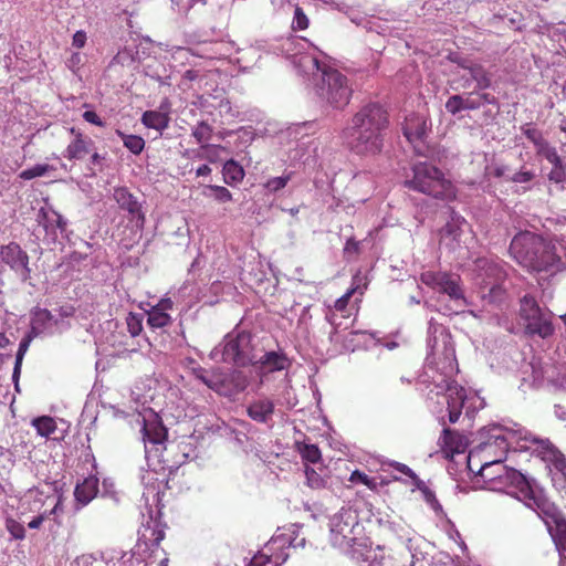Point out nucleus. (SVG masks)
Segmentation results:
<instances>
[{"mask_svg": "<svg viewBox=\"0 0 566 566\" xmlns=\"http://www.w3.org/2000/svg\"><path fill=\"white\" fill-rule=\"evenodd\" d=\"M522 132L526 138L533 143L536 153L548 144V142L543 137V134L538 129L531 127L530 124L523 126Z\"/></svg>", "mask_w": 566, "mask_h": 566, "instance_id": "obj_42", "label": "nucleus"}, {"mask_svg": "<svg viewBox=\"0 0 566 566\" xmlns=\"http://www.w3.org/2000/svg\"><path fill=\"white\" fill-rule=\"evenodd\" d=\"M218 150V147L214 145H202L201 153L199 154L200 158H207L212 160V155H214Z\"/></svg>", "mask_w": 566, "mask_h": 566, "instance_id": "obj_62", "label": "nucleus"}, {"mask_svg": "<svg viewBox=\"0 0 566 566\" xmlns=\"http://www.w3.org/2000/svg\"><path fill=\"white\" fill-rule=\"evenodd\" d=\"M287 539L283 536L271 538L264 547L250 559V566H281L287 554L283 551Z\"/></svg>", "mask_w": 566, "mask_h": 566, "instance_id": "obj_15", "label": "nucleus"}, {"mask_svg": "<svg viewBox=\"0 0 566 566\" xmlns=\"http://www.w3.org/2000/svg\"><path fill=\"white\" fill-rule=\"evenodd\" d=\"M290 179H291V174H287V175L281 176V177H274L272 179H269L264 184V188L266 190H269L270 192H276V191L283 189L287 185Z\"/></svg>", "mask_w": 566, "mask_h": 566, "instance_id": "obj_50", "label": "nucleus"}, {"mask_svg": "<svg viewBox=\"0 0 566 566\" xmlns=\"http://www.w3.org/2000/svg\"><path fill=\"white\" fill-rule=\"evenodd\" d=\"M388 125L387 111L378 103H368L354 114L346 128L384 135Z\"/></svg>", "mask_w": 566, "mask_h": 566, "instance_id": "obj_12", "label": "nucleus"}, {"mask_svg": "<svg viewBox=\"0 0 566 566\" xmlns=\"http://www.w3.org/2000/svg\"><path fill=\"white\" fill-rule=\"evenodd\" d=\"M213 133V128L207 122H199L191 132V135L197 140L198 144L209 145L208 142L211 139Z\"/></svg>", "mask_w": 566, "mask_h": 566, "instance_id": "obj_39", "label": "nucleus"}, {"mask_svg": "<svg viewBox=\"0 0 566 566\" xmlns=\"http://www.w3.org/2000/svg\"><path fill=\"white\" fill-rule=\"evenodd\" d=\"M38 222L44 228L46 234L54 238L57 230L63 232L67 226L66 219L51 207H44L39 210Z\"/></svg>", "mask_w": 566, "mask_h": 566, "instance_id": "obj_25", "label": "nucleus"}, {"mask_svg": "<svg viewBox=\"0 0 566 566\" xmlns=\"http://www.w3.org/2000/svg\"><path fill=\"white\" fill-rule=\"evenodd\" d=\"M172 301L170 298L161 300L155 307L164 313H167L168 310L172 308Z\"/></svg>", "mask_w": 566, "mask_h": 566, "instance_id": "obj_64", "label": "nucleus"}, {"mask_svg": "<svg viewBox=\"0 0 566 566\" xmlns=\"http://www.w3.org/2000/svg\"><path fill=\"white\" fill-rule=\"evenodd\" d=\"M511 489L520 491L524 497H531L532 489L525 476L517 470L505 465V473H501V476L492 484L491 491L510 493Z\"/></svg>", "mask_w": 566, "mask_h": 566, "instance_id": "obj_19", "label": "nucleus"}, {"mask_svg": "<svg viewBox=\"0 0 566 566\" xmlns=\"http://www.w3.org/2000/svg\"><path fill=\"white\" fill-rule=\"evenodd\" d=\"M228 432V439L233 444L234 449H242L244 450V441L247 439V434L243 431H240L233 427H224Z\"/></svg>", "mask_w": 566, "mask_h": 566, "instance_id": "obj_48", "label": "nucleus"}, {"mask_svg": "<svg viewBox=\"0 0 566 566\" xmlns=\"http://www.w3.org/2000/svg\"><path fill=\"white\" fill-rule=\"evenodd\" d=\"M489 169L490 176L497 179H504L507 181V178L512 176L510 175V168L505 165H493Z\"/></svg>", "mask_w": 566, "mask_h": 566, "instance_id": "obj_56", "label": "nucleus"}, {"mask_svg": "<svg viewBox=\"0 0 566 566\" xmlns=\"http://www.w3.org/2000/svg\"><path fill=\"white\" fill-rule=\"evenodd\" d=\"M294 64L304 74L313 77L315 92L322 101L336 109H343L349 104L353 90L342 72L308 53L295 56Z\"/></svg>", "mask_w": 566, "mask_h": 566, "instance_id": "obj_4", "label": "nucleus"}, {"mask_svg": "<svg viewBox=\"0 0 566 566\" xmlns=\"http://www.w3.org/2000/svg\"><path fill=\"white\" fill-rule=\"evenodd\" d=\"M148 470L142 474L140 481L144 485L140 502L148 510L149 517L146 523H143L138 531V539L136 543V552L147 558H150L159 548L161 541L165 537L164 530L160 523L153 516V506H157L160 501V490L163 483L164 472L172 470L166 463H157L153 458H148L145 453Z\"/></svg>", "mask_w": 566, "mask_h": 566, "instance_id": "obj_2", "label": "nucleus"}, {"mask_svg": "<svg viewBox=\"0 0 566 566\" xmlns=\"http://www.w3.org/2000/svg\"><path fill=\"white\" fill-rule=\"evenodd\" d=\"M355 292L356 287L349 289L344 295L337 298L334 304L335 311L339 312L344 318H348L352 315L350 311L348 310V304Z\"/></svg>", "mask_w": 566, "mask_h": 566, "instance_id": "obj_45", "label": "nucleus"}, {"mask_svg": "<svg viewBox=\"0 0 566 566\" xmlns=\"http://www.w3.org/2000/svg\"><path fill=\"white\" fill-rule=\"evenodd\" d=\"M193 374L196 378L202 381L208 388L223 394V387L226 382V377L222 373L218 370H207L205 368L193 369Z\"/></svg>", "mask_w": 566, "mask_h": 566, "instance_id": "obj_29", "label": "nucleus"}, {"mask_svg": "<svg viewBox=\"0 0 566 566\" xmlns=\"http://www.w3.org/2000/svg\"><path fill=\"white\" fill-rule=\"evenodd\" d=\"M286 361V356L277 352H268L260 357H256V355L250 356V365H252L261 376L285 369Z\"/></svg>", "mask_w": 566, "mask_h": 566, "instance_id": "obj_20", "label": "nucleus"}, {"mask_svg": "<svg viewBox=\"0 0 566 566\" xmlns=\"http://www.w3.org/2000/svg\"><path fill=\"white\" fill-rule=\"evenodd\" d=\"M420 281L428 287L447 294L452 301H462L464 304V291L461 286V277L454 273L440 271H426L420 274Z\"/></svg>", "mask_w": 566, "mask_h": 566, "instance_id": "obj_13", "label": "nucleus"}, {"mask_svg": "<svg viewBox=\"0 0 566 566\" xmlns=\"http://www.w3.org/2000/svg\"><path fill=\"white\" fill-rule=\"evenodd\" d=\"M169 102L165 99L161 102L159 109L144 112L142 115V123L147 128H153L161 134L169 125Z\"/></svg>", "mask_w": 566, "mask_h": 566, "instance_id": "obj_24", "label": "nucleus"}, {"mask_svg": "<svg viewBox=\"0 0 566 566\" xmlns=\"http://www.w3.org/2000/svg\"><path fill=\"white\" fill-rule=\"evenodd\" d=\"M349 481L354 483H361L373 491L377 489V482L375 481V479L369 478L366 473L359 470H355L352 472Z\"/></svg>", "mask_w": 566, "mask_h": 566, "instance_id": "obj_49", "label": "nucleus"}, {"mask_svg": "<svg viewBox=\"0 0 566 566\" xmlns=\"http://www.w3.org/2000/svg\"><path fill=\"white\" fill-rule=\"evenodd\" d=\"M496 99L490 93H469L463 97L464 109L473 111L480 108L484 104H495Z\"/></svg>", "mask_w": 566, "mask_h": 566, "instance_id": "obj_34", "label": "nucleus"}, {"mask_svg": "<svg viewBox=\"0 0 566 566\" xmlns=\"http://www.w3.org/2000/svg\"><path fill=\"white\" fill-rule=\"evenodd\" d=\"M446 109L448 113H450L452 115H455V114L460 113L461 111H465L464 104H463V96H461V95L450 96L448 98V101L446 102Z\"/></svg>", "mask_w": 566, "mask_h": 566, "instance_id": "obj_51", "label": "nucleus"}, {"mask_svg": "<svg viewBox=\"0 0 566 566\" xmlns=\"http://www.w3.org/2000/svg\"><path fill=\"white\" fill-rule=\"evenodd\" d=\"M460 65L462 69L470 72L471 77L476 82L479 88L485 90L491 86L490 74L482 65L474 63H461Z\"/></svg>", "mask_w": 566, "mask_h": 566, "instance_id": "obj_32", "label": "nucleus"}, {"mask_svg": "<svg viewBox=\"0 0 566 566\" xmlns=\"http://www.w3.org/2000/svg\"><path fill=\"white\" fill-rule=\"evenodd\" d=\"M51 170H54L53 166L48 164H38L29 169L21 171L19 177L23 180H31L36 177H42Z\"/></svg>", "mask_w": 566, "mask_h": 566, "instance_id": "obj_43", "label": "nucleus"}, {"mask_svg": "<svg viewBox=\"0 0 566 566\" xmlns=\"http://www.w3.org/2000/svg\"><path fill=\"white\" fill-rule=\"evenodd\" d=\"M182 427L180 432H170L168 427H140L145 453L172 469L196 459L202 432Z\"/></svg>", "mask_w": 566, "mask_h": 566, "instance_id": "obj_1", "label": "nucleus"}, {"mask_svg": "<svg viewBox=\"0 0 566 566\" xmlns=\"http://www.w3.org/2000/svg\"><path fill=\"white\" fill-rule=\"evenodd\" d=\"M298 452L305 464L312 463L317 464L321 462V450L315 444L302 443L298 444Z\"/></svg>", "mask_w": 566, "mask_h": 566, "instance_id": "obj_38", "label": "nucleus"}, {"mask_svg": "<svg viewBox=\"0 0 566 566\" xmlns=\"http://www.w3.org/2000/svg\"><path fill=\"white\" fill-rule=\"evenodd\" d=\"M476 274L475 282L480 289L483 300L489 303H500L505 297V289L503 283L506 279V273L500 263L489 259H478L475 262Z\"/></svg>", "mask_w": 566, "mask_h": 566, "instance_id": "obj_7", "label": "nucleus"}, {"mask_svg": "<svg viewBox=\"0 0 566 566\" xmlns=\"http://www.w3.org/2000/svg\"><path fill=\"white\" fill-rule=\"evenodd\" d=\"M447 403L451 423L459 421L462 412H464L462 421L472 422L479 410L484 407L483 400L476 394H468L463 387L458 385L448 387Z\"/></svg>", "mask_w": 566, "mask_h": 566, "instance_id": "obj_9", "label": "nucleus"}, {"mask_svg": "<svg viewBox=\"0 0 566 566\" xmlns=\"http://www.w3.org/2000/svg\"><path fill=\"white\" fill-rule=\"evenodd\" d=\"M35 337L32 336L31 333H28L20 342L19 344V348H18V352H17V355H15V363H14V368H13V374H12V379L14 381H17L19 379V376H20V373H21V366H22V360H23V357L25 355V353L28 352L29 347H30V344L31 342L34 339Z\"/></svg>", "mask_w": 566, "mask_h": 566, "instance_id": "obj_36", "label": "nucleus"}, {"mask_svg": "<svg viewBox=\"0 0 566 566\" xmlns=\"http://www.w3.org/2000/svg\"><path fill=\"white\" fill-rule=\"evenodd\" d=\"M62 499L54 490L48 486V490L31 489L21 499V514H54V520L62 512Z\"/></svg>", "mask_w": 566, "mask_h": 566, "instance_id": "obj_11", "label": "nucleus"}, {"mask_svg": "<svg viewBox=\"0 0 566 566\" xmlns=\"http://www.w3.org/2000/svg\"><path fill=\"white\" fill-rule=\"evenodd\" d=\"M431 128L429 118L421 114L412 113L405 119L402 132L410 143L422 142Z\"/></svg>", "mask_w": 566, "mask_h": 566, "instance_id": "obj_21", "label": "nucleus"}, {"mask_svg": "<svg viewBox=\"0 0 566 566\" xmlns=\"http://www.w3.org/2000/svg\"><path fill=\"white\" fill-rule=\"evenodd\" d=\"M55 324L56 319L53 317L50 311L45 308H39L32 315L31 328L29 333H31L34 337H38L42 334L52 333V328Z\"/></svg>", "mask_w": 566, "mask_h": 566, "instance_id": "obj_27", "label": "nucleus"}, {"mask_svg": "<svg viewBox=\"0 0 566 566\" xmlns=\"http://www.w3.org/2000/svg\"><path fill=\"white\" fill-rule=\"evenodd\" d=\"M545 524L558 549L566 553V520L560 515H552Z\"/></svg>", "mask_w": 566, "mask_h": 566, "instance_id": "obj_28", "label": "nucleus"}, {"mask_svg": "<svg viewBox=\"0 0 566 566\" xmlns=\"http://www.w3.org/2000/svg\"><path fill=\"white\" fill-rule=\"evenodd\" d=\"M125 556L124 554L120 558H116V560L113 556L109 558L104 555L101 557L83 556L77 563L82 566H127L126 562L122 560Z\"/></svg>", "mask_w": 566, "mask_h": 566, "instance_id": "obj_35", "label": "nucleus"}, {"mask_svg": "<svg viewBox=\"0 0 566 566\" xmlns=\"http://www.w3.org/2000/svg\"><path fill=\"white\" fill-rule=\"evenodd\" d=\"M501 473H505V464L500 460L486 462L478 471V475L482 479L484 488L488 490H492V484L501 476Z\"/></svg>", "mask_w": 566, "mask_h": 566, "instance_id": "obj_30", "label": "nucleus"}, {"mask_svg": "<svg viewBox=\"0 0 566 566\" xmlns=\"http://www.w3.org/2000/svg\"><path fill=\"white\" fill-rule=\"evenodd\" d=\"M360 252V244L355 239L350 238L346 241L344 247V256L347 260L353 259L354 256H357Z\"/></svg>", "mask_w": 566, "mask_h": 566, "instance_id": "obj_55", "label": "nucleus"}, {"mask_svg": "<svg viewBox=\"0 0 566 566\" xmlns=\"http://www.w3.org/2000/svg\"><path fill=\"white\" fill-rule=\"evenodd\" d=\"M470 444L469 437L457 429L444 427L439 438L440 451L446 459L464 453Z\"/></svg>", "mask_w": 566, "mask_h": 566, "instance_id": "obj_18", "label": "nucleus"}, {"mask_svg": "<svg viewBox=\"0 0 566 566\" xmlns=\"http://www.w3.org/2000/svg\"><path fill=\"white\" fill-rule=\"evenodd\" d=\"M535 178V172L533 170H527L521 168L517 172L513 174L510 178H507V181L514 182V184H528Z\"/></svg>", "mask_w": 566, "mask_h": 566, "instance_id": "obj_52", "label": "nucleus"}, {"mask_svg": "<svg viewBox=\"0 0 566 566\" xmlns=\"http://www.w3.org/2000/svg\"><path fill=\"white\" fill-rule=\"evenodd\" d=\"M342 139L352 154L361 158H375L384 148V135L368 130L344 128Z\"/></svg>", "mask_w": 566, "mask_h": 566, "instance_id": "obj_10", "label": "nucleus"}, {"mask_svg": "<svg viewBox=\"0 0 566 566\" xmlns=\"http://www.w3.org/2000/svg\"><path fill=\"white\" fill-rule=\"evenodd\" d=\"M105 160H106V157L104 155H101L96 151H94V153L91 151L90 164L87 165V170L90 171L88 176L90 177L96 176L95 167H98L99 171H101Z\"/></svg>", "mask_w": 566, "mask_h": 566, "instance_id": "obj_53", "label": "nucleus"}, {"mask_svg": "<svg viewBox=\"0 0 566 566\" xmlns=\"http://www.w3.org/2000/svg\"><path fill=\"white\" fill-rule=\"evenodd\" d=\"M557 247L552 241L531 231L517 233L511 242L512 256L530 272L553 275L566 268Z\"/></svg>", "mask_w": 566, "mask_h": 566, "instance_id": "obj_3", "label": "nucleus"}, {"mask_svg": "<svg viewBox=\"0 0 566 566\" xmlns=\"http://www.w3.org/2000/svg\"><path fill=\"white\" fill-rule=\"evenodd\" d=\"M118 136L122 138L124 146L134 155H139L144 147L145 140L137 135H127L117 130Z\"/></svg>", "mask_w": 566, "mask_h": 566, "instance_id": "obj_40", "label": "nucleus"}, {"mask_svg": "<svg viewBox=\"0 0 566 566\" xmlns=\"http://www.w3.org/2000/svg\"><path fill=\"white\" fill-rule=\"evenodd\" d=\"M459 235V229L453 223H447V226L442 230V240H446L447 238H452L453 240H457Z\"/></svg>", "mask_w": 566, "mask_h": 566, "instance_id": "obj_60", "label": "nucleus"}, {"mask_svg": "<svg viewBox=\"0 0 566 566\" xmlns=\"http://www.w3.org/2000/svg\"><path fill=\"white\" fill-rule=\"evenodd\" d=\"M208 189L213 192L214 198L220 202H227L231 200L230 191L222 186H209Z\"/></svg>", "mask_w": 566, "mask_h": 566, "instance_id": "obj_57", "label": "nucleus"}, {"mask_svg": "<svg viewBox=\"0 0 566 566\" xmlns=\"http://www.w3.org/2000/svg\"><path fill=\"white\" fill-rule=\"evenodd\" d=\"M36 433L48 440L61 441L64 439L66 430L60 427H34Z\"/></svg>", "mask_w": 566, "mask_h": 566, "instance_id": "obj_44", "label": "nucleus"}, {"mask_svg": "<svg viewBox=\"0 0 566 566\" xmlns=\"http://www.w3.org/2000/svg\"><path fill=\"white\" fill-rule=\"evenodd\" d=\"M51 518L54 520V514H46V513L35 514V516L30 522H28V526L31 530H38V528H40V526L42 525V523L44 521L51 520Z\"/></svg>", "mask_w": 566, "mask_h": 566, "instance_id": "obj_58", "label": "nucleus"}, {"mask_svg": "<svg viewBox=\"0 0 566 566\" xmlns=\"http://www.w3.org/2000/svg\"><path fill=\"white\" fill-rule=\"evenodd\" d=\"M537 156L545 158L552 166L548 174V180L555 184H562L566 180V164L558 155L557 149L549 143L536 153Z\"/></svg>", "mask_w": 566, "mask_h": 566, "instance_id": "obj_23", "label": "nucleus"}, {"mask_svg": "<svg viewBox=\"0 0 566 566\" xmlns=\"http://www.w3.org/2000/svg\"><path fill=\"white\" fill-rule=\"evenodd\" d=\"M147 323L153 328H161L171 323V317L168 313H164L156 307H153L148 312Z\"/></svg>", "mask_w": 566, "mask_h": 566, "instance_id": "obj_41", "label": "nucleus"}, {"mask_svg": "<svg viewBox=\"0 0 566 566\" xmlns=\"http://www.w3.org/2000/svg\"><path fill=\"white\" fill-rule=\"evenodd\" d=\"M83 118L90 124H93L98 127H104L105 122L94 112V111H85L83 113Z\"/></svg>", "mask_w": 566, "mask_h": 566, "instance_id": "obj_59", "label": "nucleus"}, {"mask_svg": "<svg viewBox=\"0 0 566 566\" xmlns=\"http://www.w3.org/2000/svg\"><path fill=\"white\" fill-rule=\"evenodd\" d=\"M304 472L306 475L307 485L311 489H323L326 485V469L322 465H319L316 470L315 468L305 464Z\"/></svg>", "mask_w": 566, "mask_h": 566, "instance_id": "obj_33", "label": "nucleus"}, {"mask_svg": "<svg viewBox=\"0 0 566 566\" xmlns=\"http://www.w3.org/2000/svg\"><path fill=\"white\" fill-rule=\"evenodd\" d=\"M97 491L98 480L94 476L86 478L82 483H77L74 490L76 511L87 505L96 496Z\"/></svg>", "mask_w": 566, "mask_h": 566, "instance_id": "obj_26", "label": "nucleus"}, {"mask_svg": "<svg viewBox=\"0 0 566 566\" xmlns=\"http://www.w3.org/2000/svg\"><path fill=\"white\" fill-rule=\"evenodd\" d=\"M244 177V169L234 160H229L223 166V178L228 185H233Z\"/></svg>", "mask_w": 566, "mask_h": 566, "instance_id": "obj_37", "label": "nucleus"}, {"mask_svg": "<svg viewBox=\"0 0 566 566\" xmlns=\"http://www.w3.org/2000/svg\"><path fill=\"white\" fill-rule=\"evenodd\" d=\"M86 39H87L86 33L84 31H82V30L76 31L73 35L72 44H73V46L81 49L85 45Z\"/></svg>", "mask_w": 566, "mask_h": 566, "instance_id": "obj_61", "label": "nucleus"}, {"mask_svg": "<svg viewBox=\"0 0 566 566\" xmlns=\"http://www.w3.org/2000/svg\"><path fill=\"white\" fill-rule=\"evenodd\" d=\"M310 25V20L303 9L298 6L295 7L294 18L292 21V29L294 31H303L306 30Z\"/></svg>", "mask_w": 566, "mask_h": 566, "instance_id": "obj_47", "label": "nucleus"}, {"mask_svg": "<svg viewBox=\"0 0 566 566\" xmlns=\"http://www.w3.org/2000/svg\"><path fill=\"white\" fill-rule=\"evenodd\" d=\"M6 528L13 539L21 541L25 537L23 524L13 518H7Z\"/></svg>", "mask_w": 566, "mask_h": 566, "instance_id": "obj_46", "label": "nucleus"}, {"mask_svg": "<svg viewBox=\"0 0 566 566\" xmlns=\"http://www.w3.org/2000/svg\"><path fill=\"white\" fill-rule=\"evenodd\" d=\"M214 360H221L233 367L237 377L233 378L238 390H244L248 380L241 375L240 368H244L248 364V333L241 326L226 335L223 342L214 347L210 354Z\"/></svg>", "mask_w": 566, "mask_h": 566, "instance_id": "obj_5", "label": "nucleus"}, {"mask_svg": "<svg viewBox=\"0 0 566 566\" xmlns=\"http://www.w3.org/2000/svg\"><path fill=\"white\" fill-rule=\"evenodd\" d=\"M518 316L525 334L541 338H547L554 334L552 313L542 308L533 295L525 294L520 300Z\"/></svg>", "mask_w": 566, "mask_h": 566, "instance_id": "obj_8", "label": "nucleus"}, {"mask_svg": "<svg viewBox=\"0 0 566 566\" xmlns=\"http://www.w3.org/2000/svg\"><path fill=\"white\" fill-rule=\"evenodd\" d=\"M274 405L268 398H261L250 405V418L258 422H266L273 413Z\"/></svg>", "mask_w": 566, "mask_h": 566, "instance_id": "obj_31", "label": "nucleus"}, {"mask_svg": "<svg viewBox=\"0 0 566 566\" xmlns=\"http://www.w3.org/2000/svg\"><path fill=\"white\" fill-rule=\"evenodd\" d=\"M81 62H82V56L80 53L76 52L71 55V57L66 62V65L69 69L74 70V69L78 67Z\"/></svg>", "mask_w": 566, "mask_h": 566, "instance_id": "obj_63", "label": "nucleus"}, {"mask_svg": "<svg viewBox=\"0 0 566 566\" xmlns=\"http://www.w3.org/2000/svg\"><path fill=\"white\" fill-rule=\"evenodd\" d=\"M104 411L105 413H112L114 421L127 422L128 424H163L158 413L144 405L140 408L130 407L127 410L111 406L104 408Z\"/></svg>", "mask_w": 566, "mask_h": 566, "instance_id": "obj_14", "label": "nucleus"}, {"mask_svg": "<svg viewBox=\"0 0 566 566\" xmlns=\"http://www.w3.org/2000/svg\"><path fill=\"white\" fill-rule=\"evenodd\" d=\"M70 132L73 135V139L63 151V157L69 160H82L91 154L94 142L74 127Z\"/></svg>", "mask_w": 566, "mask_h": 566, "instance_id": "obj_22", "label": "nucleus"}, {"mask_svg": "<svg viewBox=\"0 0 566 566\" xmlns=\"http://www.w3.org/2000/svg\"><path fill=\"white\" fill-rule=\"evenodd\" d=\"M412 178L405 181L407 188L436 199L452 200L455 189L452 182L434 165L418 163L412 167Z\"/></svg>", "mask_w": 566, "mask_h": 566, "instance_id": "obj_6", "label": "nucleus"}, {"mask_svg": "<svg viewBox=\"0 0 566 566\" xmlns=\"http://www.w3.org/2000/svg\"><path fill=\"white\" fill-rule=\"evenodd\" d=\"M113 198L118 207L128 213L129 221L134 222L135 227L142 230L146 219L142 202L126 187L115 188Z\"/></svg>", "mask_w": 566, "mask_h": 566, "instance_id": "obj_16", "label": "nucleus"}, {"mask_svg": "<svg viewBox=\"0 0 566 566\" xmlns=\"http://www.w3.org/2000/svg\"><path fill=\"white\" fill-rule=\"evenodd\" d=\"M0 259L19 274L22 281H27L30 277L29 255L18 243L11 242L1 247Z\"/></svg>", "mask_w": 566, "mask_h": 566, "instance_id": "obj_17", "label": "nucleus"}, {"mask_svg": "<svg viewBox=\"0 0 566 566\" xmlns=\"http://www.w3.org/2000/svg\"><path fill=\"white\" fill-rule=\"evenodd\" d=\"M126 324L128 332L133 337L140 334L143 329L142 319L137 315L130 313L126 318Z\"/></svg>", "mask_w": 566, "mask_h": 566, "instance_id": "obj_54", "label": "nucleus"}]
</instances>
